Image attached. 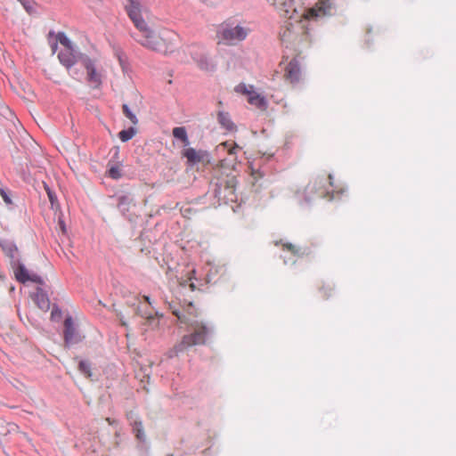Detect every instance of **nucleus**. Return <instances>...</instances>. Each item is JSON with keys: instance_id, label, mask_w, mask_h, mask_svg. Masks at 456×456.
I'll return each mask as SVG.
<instances>
[{"instance_id": "30", "label": "nucleus", "mask_w": 456, "mask_h": 456, "mask_svg": "<svg viewBox=\"0 0 456 456\" xmlns=\"http://www.w3.org/2000/svg\"><path fill=\"white\" fill-rule=\"evenodd\" d=\"M143 299L148 303L151 304L150 297L148 296H143Z\"/></svg>"}, {"instance_id": "8", "label": "nucleus", "mask_w": 456, "mask_h": 456, "mask_svg": "<svg viewBox=\"0 0 456 456\" xmlns=\"http://www.w3.org/2000/svg\"><path fill=\"white\" fill-rule=\"evenodd\" d=\"M283 77L287 82L292 85H295L301 80L302 71L299 62L297 59H292L287 64L284 69Z\"/></svg>"}, {"instance_id": "10", "label": "nucleus", "mask_w": 456, "mask_h": 456, "mask_svg": "<svg viewBox=\"0 0 456 456\" xmlns=\"http://www.w3.org/2000/svg\"><path fill=\"white\" fill-rule=\"evenodd\" d=\"M64 340L67 345H73L81 340L77 333L72 317L69 316L64 321Z\"/></svg>"}, {"instance_id": "22", "label": "nucleus", "mask_w": 456, "mask_h": 456, "mask_svg": "<svg viewBox=\"0 0 456 456\" xmlns=\"http://www.w3.org/2000/svg\"><path fill=\"white\" fill-rule=\"evenodd\" d=\"M333 290H334V288L331 284L328 283V284H323L321 288H320V293L322 295V297L323 299H328L330 298L332 294H333Z\"/></svg>"}, {"instance_id": "23", "label": "nucleus", "mask_w": 456, "mask_h": 456, "mask_svg": "<svg viewBox=\"0 0 456 456\" xmlns=\"http://www.w3.org/2000/svg\"><path fill=\"white\" fill-rule=\"evenodd\" d=\"M218 147L227 149L230 155H235L237 153V150L240 149L237 143L234 142L233 145L231 146L228 142L220 143Z\"/></svg>"}, {"instance_id": "21", "label": "nucleus", "mask_w": 456, "mask_h": 456, "mask_svg": "<svg viewBox=\"0 0 456 456\" xmlns=\"http://www.w3.org/2000/svg\"><path fill=\"white\" fill-rule=\"evenodd\" d=\"M108 175L112 179H119L122 177V170L119 165L110 166L108 169Z\"/></svg>"}, {"instance_id": "24", "label": "nucleus", "mask_w": 456, "mask_h": 456, "mask_svg": "<svg viewBox=\"0 0 456 456\" xmlns=\"http://www.w3.org/2000/svg\"><path fill=\"white\" fill-rule=\"evenodd\" d=\"M79 370L86 377H91V368L90 364L86 361H80L78 364Z\"/></svg>"}, {"instance_id": "19", "label": "nucleus", "mask_w": 456, "mask_h": 456, "mask_svg": "<svg viewBox=\"0 0 456 456\" xmlns=\"http://www.w3.org/2000/svg\"><path fill=\"white\" fill-rule=\"evenodd\" d=\"M57 41L64 46L67 50H74V46L72 42L69 40V38L65 35L63 32H59L57 34Z\"/></svg>"}, {"instance_id": "15", "label": "nucleus", "mask_w": 456, "mask_h": 456, "mask_svg": "<svg viewBox=\"0 0 456 456\" xmlns=\"http://www.w3.org/2000/svg\"><path fill=\"white\" fill-rule=\"evenodd\" d=\"M217 120L221 126L226 131L233 132L236 130V126L231 119L229 113L219 111L217 114Z\"/></svg>"}, {"instance_id": "31", "label": "nucleus", "mask_w": 456, "mask_h": 456, "mask_svg": "<svg viewBox=\"0 0 456 456\" xmlns=\"http://www.w3.org/2000/svg\"><path fill=\"white\" fill-rule=\"evenodd\" d=\"M60 224H61V231L64 232H65V226H64V224H63L62 222H61Z\"/></svg>"}, {"instance_id": "18", "label": "nucleus", "mask_w": 456, "mask_h": 456, "mask_svg": "<svg viewBox=\"0 0 456 456\" xmlns=\"http://www.w3.org/2000/svg\"><path fill=\"white\" fill-rule=\"evenodd\" d=\"M122 110L124 115L130 120V122L136 126L139 122L135 111H134L127 104H123Z\"/></svg>"}, {"instance_id": "32", "label": "nucleus", "mask_w": 456, "mask_h": 456, "mask_svg": "<svg viewBox=\"0 0 456 456\" xmlns=\"http://www.w3.org/2000/svg\"><path fill=\"white\" fill-rule=\"evenodd\" d=\"M118 57L119 63H120L121 65H123V61H122L121 56H120V55H118Z\"/></svg>"}, {"instance_id": "20", "label": "nucleus", "mask_w": 456, "mask_h": 456, "mask_svg": "<svg viewBox=\"0 0 456 456\" xmlns=\"http://www.w3.org/2000/svg\"><path fill=\"white\" fill-rule=\"evenodd\" d=\"M135 134V129L130 127L126 130H122L118 133V137L122 142H127L134 137Z\"/></svg>"}, {"instance_id": "3", "label": "nucleus", "mask_w": 456, "mask_h": 456, "mask_svg": "<svg viewBox=\"0 0 456 456\" xmlns=\"http://www.w3.org/2000/svg\"><path fill=\"white\" fill-rule=\"evenodd\" d=\"M310 19L305 18L296 22L286 21L280 30V38L286 48L291 49L297 54L308 50L313 43V37L310 33L306 21Z\"/></svg>"}, {"instance_id": "35", "label": "nucleus", "mask_w": 456, "mask_h": 456, "mask_svg": "<svg viewBox=\"0 0 456 456\" xmlns=\"http://www.w3.org/2000/svg\"><path fill=\"white\" fill-rule=\"evenodd\" d=\"M14 251H16V249H14ZM12 252H13V250H12V249H11V250H10V256H11V257H13Z\"/></svg>"}, {"instance_id": "34", "label": "nucleus", "mask_w": 456, "mask_h": 456, "mask_svg": "<svg viewBox=\"0 0 456 456\" xmlns=\"http://www.w3.org/2000/svg\"><path fill=\"white\" fill-rule=\"evenodd\" d=\"M125 200H126V197H122V198H120V200H120V203H122L123 201H125Z\"/></svg>"}, {"instance_id": "14", "label": "nucleus", "mask_w": 456, "mask_h": 456, "mask_svg": "<svg viewBox=\"0 0 456 456\" xmlns=\"http://www.w3.org/2000/svg\"><path fill=\"white\" fill-rule=\"evenodd\" d=\"M60 61L67 68H70L76 63L75 50L64 49L58 54Z\"/></svg>"}, {"instance_id": "11", "label": "nucleus", "mask_w": 456, "mask_h": 456, "mask_svg": "<svg viewBox=\"0 0 456 456\" xmlns=\"http://www.w3.org/2000/svg\"><path fill=\"white\" fill-rule=\"evenodd\" d=\"M183 157L186 158L190 165L203 163L208 160V153L201 150H195L194 148H186L182 152Z\"/></svg>"}, {"instance_id": "2", "label": "nucleus", "mask_w": 456, "mask_h": 456, "mask_svg": "<svg viewBox=\"0 0 456 456\" xmlns=\"http://www.w3.org/2000/svg\"><path fill=\"white\" fill-rule=\"evenodd\" d=\"M126 10L136 28L142 33V38L138 39L141 45L158 52H167L169 39V32L165 31L162 35L151 30L145 20L142 19V6L139 0H127Z\"/></svg>"}, {"instance_id": "12", "label": "nucleus", "mask_w": 456, "mask_h": 456, "mask_svg": "<svg viewBox=\"0 0 456 456\" xmlns=\"http://www.w3.org/2000/svg\"><path fill=\"white\" fill-rule=\"evenodd\" d=\"M15 278L20 282L25 283L27 281H32L38 284H43V279L37 274H29L28 271L24 265H19L14 271Z\"/></svg>"}, {"instance_id": "29", "label": "nucleus", "mask_w": 456, "mask_h": 456, "mask_svg": "<svg viewBox=\"0 0 456 456\" xmlns=\"http://www.w3.org/2000/svg\"><path fill=\"white\" fill-rule=\"evenodd\" d=\"M142 316H144L145 318H147L148 320H151V319H153V317L151 316V314H141L139 313Z\"/></svg>"}, {"instance_id": "16", "label": "nucleus", "mask_w": 456, "mask_h": 456, "mask_svg": "<svg viewBox=\"0 0 456 456\" xmlns=\"http://www.w3.org/2000/svg\"><path fill=\"white\" fill-rule=\"evenodd\" d=\"M172 134L175 138L181 140L185 146L190 144L186 129L183 126H176L173 128Z\"/></svg>"}, {"instance_id": "4", "label": "nucleus", "mask_w": 456, "mask_h": 456, "mask_svg": "<svg viewBox=\"0 0 456 456\" xmlns=\"http://www.w3.org/2000/svg\"><path fill=\"white\" fill-rule=\"evenodd\" d=\"M250 29L241 25L233 23H224L221 25L217 34L221 41L226 45H236L243 41L248 35Z\"/></svg>"}, {"instance_id": "36", "label": "nucleus", "mask_w": 456, "mask_h": 456, "mask_svg": "<svg viewBox=\"0 0 456 456\" xmlns=\"http://www.w3.org/2000/svg\"><path fill=\"white\" fill-rule=\"evenodd\" d=\"M166 456H174V454L170 453V454H167V455H166Z\"/></svg>"}, {"instance_id": "17", "label": "nucleus", "mask_w": 456, "mask_h": 456, "mask_svg": "<svg viewBox=\"0 0 456 456\" xmlns=\"http://www.w3.org/2000/svg\"><path fill=\"white\" fill-rule=\"evenodd\" d=\"M133 431L135 436L140 441L145 440V434L143 431L142 422L141 420H134L133 423Z\"/></svg>"}, {"instance_id": "25", "label": "nucleus", "mask_w": 456, "mask_h": 456, "mask_svg": "<svg viewBox=\"0 0 456 456\" xmlns=\"http://www.w3.org/2000/svg\"><path fill=\"white\" fill-rule=\"evenodd\" d=\"M282 247H283V248L288 249L294 255L298 254V249L293 244L286 243V244H283Z\"/></svg>"}, {"instance_id": "13", "label": "nucleus", "mask_w": 456, "mask_h": 456, "mask_svg": "<svg viewBox=\"0 0 456 456\" xmlns=\"http://www.w3.org/2000/svg\"><path fill=\"white\" fill-rule=\"evenodd\" d=\"M33 300L43 311H47L50 308V300L41 289H37V292L33 295Z\"/></svg>"}, {"instance_id": "26", "label": "nucleus", "mask_w": 456, "mask_h": 456, "mask_svg": "<svg viewBox=\"0 0 456 456\" xmlns=\"http://www.w3.org/2000/svg\"><path fill=\"white\" fill-rule=\"evenodd\" d=\"M46 191H47L49 200L52 203V205H53L56 200V197L53 195V193L48 188L46 189Z\"/></svg>"}, {"instance_id": "1", "label": "nucleus", "mask_w": 456, "mask_h": 456, "mask_svg": "<svg viewBox=\"0 0 456 456\" xmlns=\"http://www.w3.org/2000/svg\"><path fill=\"white\" fill-rule=\"evenodd\" d=\"M172 313L181 323L187 325L189 333L184 335L181 341L171 349L169 353L171 357L177 356L189 347L207 344L213 333V327L208 322L198 319L192 312H186L184 314L178 309H174Z\"/></svg>"}, {"instance_id": "33", "label": "nucleus", "mask_w": 456, "mask_h": 456, "mask_svg": "<svg viewBox=\"0 0 456 456\" xmlns=\"http://www.w3.org/2000/svg\"><path fill=\"white\" fill-rule=\"evenodd\" d=\"M190 288L191 289V290H193L195 289V285L193 283H191Z\"/></svg>"}, {"instance_id": "27", "label": "nucleus", "mask_w": 456, "mask_h": 456, "mask_svg": "<svg viewBox=\"0 0 456 456\" xmlns=\"http://www.w3.org/2000/svg\"><path fill=\"white\" fill-rule=\"evenodd\" d=\"M0 193L4 199V200L6 202V203H11V200L10 198L6 195V193L4 191V190L0 189Z\"/></svg>"}, {"instance_id": "6", "label": "nucleus", "mask_w": 456, "mask_h": 456, "mask_svg": "<svg viewBox=\"0 0 456 456\" xmlns=\"http://www.w3.org/2000/svg\"><path fill=\"white\" fill-rule=\"evenodd\" d=\"M234 91L248 96V102L260 110L267 109V101L262 94L254 91V86L240 83L234 87Z\"/></svg>"}, {"instance_id": "7", "label": "nucleus", "mask_w": 456, "mask_h": 456, "mask_svg": "<svg viewBox=\"0 0 456 456\" xmlns=\"http://www.w3.org/2000/svg\"><path fill=\"white\" fill-rule=\"evenodd\" d=\"M189 53L200 69L205 71H212L215 69V62L208 57L204 47L191 45L189 47Z\"/></svg>"}, {"instance_id": "5", "label": "nucleus", "mask_w": 456, "mask_h": 456, "mask_svg": "<svg viewBox=\"0 0 456 456\" xmlns=\"http://www.w3.org/2000/svg\"><path fill=\"white\" fill-rule=\"evenodd\" d=\"M82 65L86 72V81L94 88H99L102 83L103 69L100 67L96 60L89 57L82 59Z\"/></svg>"}, {"instance_id": "37", "label": "nucleus", "mask_w": 456, "mask_h": 456, "mask_svg": "<svg viewBox=\"0 0 456 456\" xmlns=\"http://www.w3.org/2000/svg\"><path fill=\"white\" fill-rule=\"evenodd\" d=\"M2 278H3V276L0 274V279H2Z\"/></svg>"}, {"instance_id": "9", "label": "nucleus", "mask_w": 456, "mask_h": 456, "mask_svg": "<svg viewBox=\"0 0 456 456\" xmlns=\"http://www.w3.org/2000/svg\"><path fill=\"white\" fill-rule=\"evenodd\" d=\"M331 5L330 0H319L313 7L305 12V19H316L330 13Z\"/></svg>"}, {"instance_id": "28", "label": "nucleus", "mask_w": 456, "mask_h": 456, "mask_svg": "<svg viewBox=\"0 0 456 456\" xmlns=\"http://www.w3.org/2000/svg\"><path fill=\"white\" fill-rule=\"evenodd\" d=\"M328 179H329V184H330V186H331V187H332V186H333V177H332V175H329Z\"/></svg>"}]
</instances>
